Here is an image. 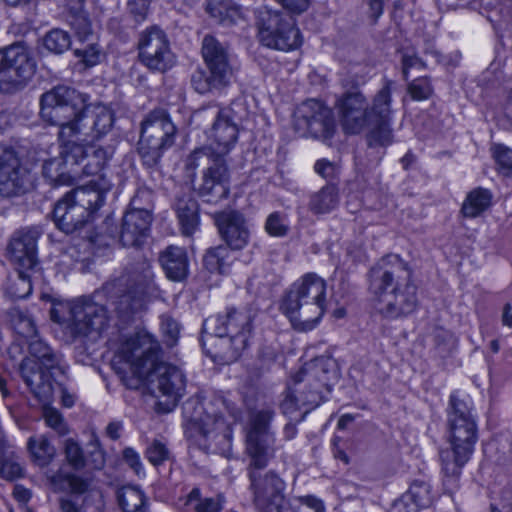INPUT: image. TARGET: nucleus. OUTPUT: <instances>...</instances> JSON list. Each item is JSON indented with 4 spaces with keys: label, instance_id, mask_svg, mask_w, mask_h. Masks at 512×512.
<instances>
[{
    "label": "nucleus",
    "instance_id": "nucleus-1",
    "mask_svg": "<svg viewBox=\"0 0 512 512\" xmlns=\"http://www.w3.org/2000/svg\"><path fill=\"white\" fill-rule=\"evenodd\" d=\"M160 353L159 344L148 334L136 333L122 342L112 366L128 389L146 384L152 395L165 397L164 409L169 412L183 396L186 381L178 367L160 359Z\"/></svg>",
    "mask_w": 512,
    "mask_h": 512
},
{
    "label": "nucleus",
    "instance_id": "nucleus-2",
    "mask_svg": "<svg viewBox=\"0 0 512 512\" xmlns=\"http://www.w3.org/2000/svg\"><path fill=\"white\" fill-rule=\"evenodd\" d=\"M369 291L378 302L379 312L397 319L413 313L418 306L417 286L408 263L397 254L382 257L368 273Z\"/></svg>",
    "mask_w": 512,
    "mask_h": 512
},
{
    "label": "nucleus",
    "instance_id": "nucleus-3",
    "mask_svg": "<svg viewBox=\"0 0 512 512\" xmlns=\"http://www.w3.org/2000/svg\"><path fill=\"white\" fill-rule=\"evenodd\" d=\"M472 405L457 392L451 393L446 409V425L450 448L439 452L443 485L452 492L457 487L461 470L471 458L478 440L476 417Z\"/></svg>",
    "mask_w": 512,
    "mask_h": 512
},
{
    "label": "nucleus",
    "instance_id": "nucleus-4",
    "mask_svg": "<svg viewBox=\"0 0 512 512\" xmlns=\"http://www.w3.org/2000/svg\"><path fill=\"white\" fill-rule=\"evenodd\" d=\"M325 296V281L314 273H308L285 293L280 311L289 318L295 330L311 331L325 312Z\"/></svg>",
    "mask_w": 512,
    "mask_h": 512
},
{
    "label": "nucleus",
    "instance_id": "nucleus-5",
    "mask_svg": "<svg viewBox=\"0 0 512 512\" xmlns=\"http://www.w3.org/2000/svg\"><path fill=\"white\" fill-rule=\"evenodd\" d=\"M105 289L121 292L114 302V311L123 324L130 322L146 308L149 297L156 292L150 262L140 260L131 264L124 275L107 284Z\"/></svg>",
    "mask_w": 512,
    "mask_h": 512
},
{
    "label": "nucleus",
    "instance_id": "nucleus-6",
    "mask_svg": "<svg viewBox=\"0 0 512 512\" xmlns=\"http://www.w3.org/2000/svg\"><path fill=\"white\" fill-rule=\"evenodd\" d=\"M201 54L205 67H198L192 73V88L204 95L221 92L229 87L235 77L229 46L208 34L202 40Z\"/></svg>",
    "mask_w": 512,
    "mask_h": 512
},
{
    "label": "nucleus",
    "instance_id": "nucleus-7",
    "mask_svg": "<svg viewBox=\"0 0 512 512\" xmlns=\"http://www.w3.org/2000/svg\"><path fill=\"white\" fill-rule=\"evenodd\" d=\"M89 96L76 89L58 85L42 94L40 98L41 119L59 127L58 140L71 142L75 136L62 134L64 129L75 128L85 119V110L90 109Z\"/></svg>",
    "mask_w": 512,
    "mask_h": 512
},
{
    "label": "nucleus",
    "instance_id": "nucleus-8",
    "mask_svg": "<svg viewBox=\"0 0 512 512\" xmlns=\"http://www.w3.org/2000/svg\"><path fill=\"white\" fill-rule=\"evenodd\" d=\"M202 169V176L194 190L206 203L217 204L230 193L231 173L227 158L213 156L210 148H196L185 160V169L193 179L195 170Z\"/></svg>",
    "mask_w": 512,
    "mask_h": 512
},
{
    "label": "nucleus",
    "instance_id": "nucleus-9",
    "mask_svg": "<svg viewBox=\"0 0 512 512\" xmlns=\"http://www.w3.org/2000/svg\"><path fill=\"white\" fill-rule=\"evenodd\" d=\"M177 128L166 110L155 109L141 122L137 151L143 165L161 176V158L175 143Z\"/></svg>",
    "mask_w": 512,
    "mask_h": 512
},
{
    "label": "nucleus",
    "instance_id": "nucleus-10",
    "mask_svg": "<svg viewBox=\"0 0 512 512\" xmlns=\"http://www.w3.org/2000/svg\"><path fill=\"white\" fill-rule=\"evenodd\" d=\"M105 202L102 190L88 186L75 188L59 199L52 211L56 227L72 234L90 225V220Z\"/></svg>",
    "mask_w": 512,
    "mask_h": 512
},
{
    "label": "nucleus",
    "instance_id": "nucleus-11",
    "mask_svg": "<svg viewBox=\"0 0 512 512\" xmlns=\"http://www.w3.org/2000/svg\"><path fill=\"white\" fill-rule=\"evenodd\" d=\"M53 322L62 326L72 338L100 334L107 328L109 315L106 307L87 297H81L66 305L54 306L50 311Z\"/></svg>",
    "mask_w": 512,
    "mask_h": 512
},
{
    "label": "nucleus",
    "instance_id": "nucleus-12",
    "mask_svg": "<svg viewBox=\"0 0 512 512\" xmlns=\"http://www.w3.org/2000/svg\"><path fill=\"white\" fill-rule=\"evenodd\" d=\"M186 437L200 447H229L232 430L222 414L209 411L198 399L190 398L183 404Z\"/></svg>",
    "mask_w": 512,
    "mask_h": 512
},
{
    "label": "nucleus",
    "instance_id": "nucleus-13",
    "mask_svg": "<svg viewBox=\"0 0 512 512\" xmlns=\"http://www.w3.org/2000/svg\"><path fill=\"white\" fill-rule=\"evenodd\" d=\"M261 43L281 51L297 49L302 44L301 33L292 16L263 7L256 12Z\"/></svg>",
    "mask_w": 512,
    "mask_h": 512
},
{
    "label": "nucleus",
    "instance_id": "nucleus-14",
    "mask_svg": "<svg viewBox=\"0 0 512 512\" xmlns=\"http://www.w3.org/2000/svg\"><path fill=\"white\" fill-rule=\"evenodd\" d=\"M36 63L23 42L0 50V93H14L33 77Z\"/></svg>",
    "mask_w": 512,
    "mask_h": 512
},
{
    "label": "nucleus",
    "instance_id": "nucleus-15",
    "mask_svg": "<svg viewBox=\"0 0 512 512\" xmlns=\"http://www.w3.org/2000/svg\"><path fill=\"white\" fill-rule=\"evenodd\" d=\"M240 106V103H232L225 108L212 105L197 112L201 119H214L209 133L212 143L201 148H210L213 156L227 158L238 139V124L241 117L237 114L236 108Z\"/></svg>",
    "mask_w": 512,
    "mask_h": 512
},
{
    "label": "nucleus",
    "instance_id": "nucleus-16",
    "mask_svg": "<svg viewBox=\"0 0 512 512\" xmlns=\"http://www.w3.org/2000/svg\"><path fill=\"white\" fill-rule=\"evenodd\" d=\"M247 467L250 481L249 490L253 495V503L259 512H281L285 499L286 483L274 471L263 472L268 464L255 466L249 459Z\"/></svg>",
    "mask_w": 512,
    "mask_h": 512
},
{
    "label": "nucleus",
    "instance_id": "nucleus-17",
    "mask_svg": "<svg viewBox=\"0 0 512 512\" xmlns=\"http://www.w3.org/2000/svg\"><path fill=\"white\" fill-rule=\"evenodd\" d=\"M138 59L152 72L165 73L176 64L167 34L153 25L139 34Z\"/></svg>",
    "mask_w": 512,
    "mask_h": 512
},
{
    "label": "nucleus",
    "instance_id": "nucleus-18",
    "mask_svg": "<svg viewBox=\"0 0 512 512\" xmlns=\"http://www.w3.org/2000/svg\"><path fill=\"white\" fill-rule=\"evenodd\" d=\"M294 128L302 137H312L327 141L336 129L333 111L322 102L309 99L295 111Z\"/></svg>",
    "mask_w": 512,
    "mask_h": 512
},
{
    "label": "nucleus",
    "instance_id": "nucleus-19",
    "mask_svg": "<svg viewBox=\"0 0 512 512\" xmlns=\"http://www.w3.org/2000/svg\"><path fill=\"white\" fill-rule=\"evenodd\" d=\"M275 412L265 407L251 414L250 427L246 435V452L255 466L268 464L275 455V437L270 423Z\"/></svg>",
    "mask_w": 512,
    "mask_h": 512
},
{
    "label": "nucleus",
    "instance_id": "nucleus-20",
    "mask_svg": "<svg viewBox=\"0 0 512 512\" xmlns=\"http://www.w3.org/2000/svg\"><path fill=\"white\" fill-rule=\"evenodd\" d=\"M60 152L56 157L44 160L42 176L52 186L71 185L79 178V169H76V157L81 155L80 148L72 142L59 141Z\"/></svg>",
    "mask_w": 512,
    "mask_h": 512
},
{
    "label": "nucleus",
    "instance_id": "nucleus-21",
    "mask_svg": "<svg viewBox=\"0 0 512 512\" xmlns=\"http://www.w3.org/2000/svg\"><path fill=\"white\" fill-rule=\"evenodd\" d=\"M391 93L388 85L384 86L374 97L371 107V118L367 122L371 126L366 139L369 148H385L393 142L390 127Z\"/></svg>",
    "mask_w": 512,
    "mask_h": 512
},
{
    "label": "nucleus",
    "instance_id": "nucleus-22",
    "mask_svg": "<svg viewBox=\"0 0 512 512\" xmlns=\"http://www.w3.org/2000/svg\"><path fill=\"white\" fill-rule=\"evenodd\" d=\"M29 189V177L21 166L17 152L0 144V196L5 198L25 194Z\"/></svg>",
    "mask_w": 512,
    "mask_h": 512
},
{
    "label": "nucleus",
    "instance_id": "nucleus-23",
    "mask_svg": "<svg viewBox=\"0 0 512 512\" xmlns=\"http://www.w3.org/2000/svg\"><path fill=\"white\" fill-rule=\"evenodd\" d=\"M42 230L38 226L20 228L12 234L7 250L11 262L20 269L37 270L38 240Z\"/></svg>",
    "mask_w": 512,
    "mask_h": 512
},
{
    "label": "nucleus",
    "instance_id": "nucleus-24",
    "mask_svg": "<svg viewBox=\"0 0 512 512\" xmlns=\"http://www.w3.org/2000/svg\"><path fill=\"white\" fill-rule=\"evenodd\" d=\"M336 108L345 133H359L370 120L371 108L365 96L359 91L344 93L337 100Z\"/></svg>",
    "mask_w": 512,
    "mask_h": 512
},
{
    "label": "nucleus",
    "instance_id": "nucleus-25",
    "mask_svg": "<svg viewBox=\"0 0 512 512\" xmlns=\"http://www.w3.org/2000/svg\"><path fill=\"white\" fill-rule=\"evenodd\" d=\"M214 223L221 239L231 250H242L250 240V229L245 216L233 209L215 212Z\"/></svg>",
    "mask_w": 512,
    "mask_h": 512
},
{
    "label": "nucleus",
    "instance_id": "nucleus-26",
    "mask_svg": "<svg viewBox=\"0 0 512 512\" xmlns=\"http://www.w3.org/2000/svg\"><path fill=\"white\" fill-rule=\"evenodd\" d=\"M19 371L30 392L43 404L49 403L52 399L53 381L59 382L65 377L59 373L51 375V372L32 358H24Z\"/></svg>",
    "mask_w": 512,
    "mask_h": 512
},
{
    "label": "nucleus",
    "instance_id": "nucleus-27",
    "mask_svg": "<svg viewBox=\"0 0 512 512\" xmlns=\"http://www.w3.org/2000/svg\"><path fill=\"white\" fill-rule=\"evenodd\" d=\"M252 330V317L248 311L227 308L225 312L207 318L203 323L205 334L242 335L249 338Z\"/></svg>",
    "mask_w": 512,
    "mask_h": 512
},
{
    "label": "nucleus",
    "instance_id": "nucleus-28",
    "mask_svg": "<svg viewBox=\"0 0 512 512\" xmlns=\"http://www.w3.org/2000/svg\"><path fill=\"white\" fill-rule=\"evenodd\" d=\"M113 122L112 111L104 106H97L93 110H85V119L75 128L64 129L62 134L64 137L74 135L76 140L82 142H93L108 133Z\"/></svg>",
    "mask_w": 512,
    "mask_h": 512
},
{
    "label": "nucleus",
    "instance_id": "nucleus-29",
    "mask_svg": "<svg viewBox=\"0 0 512 512\" xmlns=\"http://www.w3.org/2000/svg\"><path fill=\"white\" fill-rule=\"evenodd\" d=\"M248 339L242 335L206 334L201 337V343L207 355L228 364L239 359L248 346Z\"/></svg>",
    "mask_w": 512,
    "mask_h": 512
},
{
    "label": "nucleus",
    "instance_id": "nucleus-30",
    "mask_svg": "<svg viewBox=\"0 0 512 512\" xmlns=\"http://www.w3.org/2000/svg\"><path fill=\"white\" fill-rule=\"evenodd\" d=\"M153 221L150 212H125L122 217L119 241L123 247L139 248L150 236Z\"/></svg>",
    "mask_w": 512,
    "mask_h": 512
},
{
    "label": "nucleus",
    "instance_id": "nucleus-31",
    "mask_svg": "<svg viewBox=\"0 0 512 512\" xmlns=\"http://www.w3.org/2000/svg\"><path fill=\"white\" fill-rule=\"evenodd\" d=\"M71 142L82 151L81 155L76 157L75 165L76 169H79V177L98 175L114 154V148L111 146L96 147L90 145L91 142L76 139H72Z\"/></svg>",
    "mask_w": 512,
    "mask_h": 512
},
{
    "label": "nucleus",
    "instance_id": "nucleus-32",
    "mask_svg": "<svg viewBox=\"0 0 512 512\" xmlns=\"http://www.w3.org/2000/svg\"><path fill=\"white\" fill-rule=\"evenodd\" d=\"M174 211L183 236H192L199 228V204L190 193H179L173 204Z\"/></svg>",
    "mask_w": 512,
    "mask_h": 512
},
{
    "label": "nucleus",
    "instance_id": "nucleus-33",
    "mask_svg": "<svg viewBox=\"0 0 512 512\" xmlns=\"http://www.w3.org/2000/svg\"><path fill=\"white\" fill-rule=\"evenodd\" d=\"M159 263L169 280L181 282L189 274V258L183 247L169 245L159 253Z\"/></svg>",
    "mask_w": 512,
    "mask_h": 512
},
{
    "label": "nucleus",
    "instance_id": "nucleus-34",
    "mask_svg": "<svg viewBox=\"0 0 512 512\" xmlns=\"http://www.w3.org/2000/svg\"><path fill=\"white\" fill-rule=\"evenodd\" d=\"M432 503L430 486L420 480H415L400 498L395 500L389 512H419Z\"/></svg>",
    "mask_w": 512,
    "mask_h": 512
},
{
    "label": "nucleus",
    "instance_id": "nucleus-35",
    "mask_svg": "<svg viewBox=\"0 0 512 512\" xmlns=\"http://www.w3.org/2000/svg\"><path fill=\"white\" fill-rule=\"evenodd\" d=\"M335 375V362L332 358L320 356L307 363L296 376V382L302 380L314 381L318 387L330 390L329 382Z\"/></svg>",
    "mask_w": 512,
    "mask_h": 512
},
{
    "label": "nucleus",
    "instance_id": "nucleus-36",
    "mask_svg": "<svg viewBox=\"0 0 512 512\" xmlns=\"http://www.w3.org/2000/svg\"><path fill=\"white\" fill-rule=\"evenodd\" d=\"M30 358L35 359L39 364L43 365L51 375L59 373L65 375L68 365L65 363L63 356L54 351L50 346L40 339L32 338L29 341Z\"/></svg>",
    "mask_w": 512,
    "mask_h": 512
},
{
    "label": "nucleus",
    "instance_id": "nucleus-37",
    "mask_svg": "<svg viewBox=\"0 0 512 512\" xmlns=\"http://www.w3.org/2000/svg\"><path fill=\"white\" fill-rule=\"evenodd\" d=\"M339 191L334 184H327L309 197L308 209L314 215L327 214L339 204Z\"/></svg>",
    "mask_w": 512,
    "mask_h": 512
},
{
    "label": "nucleus",
    "instance_id": "nucleus-38",
    "mask_svg": "<svg viewBox=\"0 0 512 512\" xmlns=\"http://www.w3.org/2000/svg\"><path fill=\"white\" fill-rule=\"evenodd\" d=\"M493 195L490 190L477 187L470 191L461 207V213L466 218H476L484 213L492 204Z\"/></svg>",
    "mask_w": 512,
    "mask_h": 512
},
{
    "label": "nucleus",
    "instance_id": "nucleus-39",
    "mask_svg": "<svg viewBox=\"0 0 512 512\" xmlns=\"http://www.w3.org/2000/svg\"><path fill=\"white\" fill-rule=\"evenodd\" d=\"M117 499L124 512H146L147 498L137 486H123L117 492Z\"/></svg>",
    "mask_w": 512,
    "mask_h": 512
},
{
    "label": "nucleus",
    "instance_id": "nucleus-40",
    "mask_svg": "<svg viewBox=\"0 0 512 512\" xmlns=\"http://www.w3.org/2000/svg\"><path fill=\"white\" fill-rule=\"evenodd\" d=\"M27 449L33 462L40 467L49 465L56 454L54 446L45 436L30 437L27 442Z\"/></svg>",
    "mask_w": 512,
    "mask_h": 512
},
{
    "label": "nucleus",
    "instance_id": "nucleus-41",
    "mask_svg": "<svg viewBox=\"0 0 512 512\" xmlns=\"http://www.w3.org/2000/svg\"><path fill=\"white\" fill-rule=\"evenodd\" d=\"M230 250L225 245L209 248L203 257L204 267L211 273L224 274L230 265Z\"/></svg>",
    "mask_w": 512,
    "mask_h": 512
},
{
    "label": "nucleus",
    "instance_id": "nucleus-42",
    "mask_svg": "<svg viewBox=\"0 0 512 512\" xmlns=\"http://www.w3.org/2000/svg\"><path fill=\"white\" fill-rule=\"evenodd\" d=\"M17 269V278L10 281L6 294L13 300L24 299L32 293V274L36 270Z\"/></svg>",
    "mask_w": 512,
    "mask_h": 512
},
{
    "label": "nucleus",
    "instance_id": "nucleus-43",
    "mask_svg": "<svg viewBox=\"0 0 512 512\" xmlns=\"http://www.w3.org/2000/svg\"><path fill=\"white\" fill-rule=\"evenodd\" d=\"M67 21L80 41L92 35V23L84 8L67 11Z\"/></svg>",
    "mask_w": 512,
    "mask_h": 512
},
{
    "label": "nucleus",
    "instance_id": "nucleus-44",
    "mask_svg": "<svg viewBox=\"0 0 512 512\" xmlns=\"http://www.w3.org/2000/svg\"><path fill=\"white\" fill-rule=\"evenodd\" d=\"M0 476L13 481L23 476V467L19 457L11 450H3L0 454Z\"/></svg>",
    "mask_w": 512,
    "mask_h": 512
},
{
    "label": "nucleus",
    "instance_id": "nucleus-45",
    "mask_svg": "<svg viewBox=\"0 0 512 512\" xmlns=\"http://www.w3.org/2000/svg\"><path fill=\"white\" fill-rule=\"evenodd\" d=\"M44 47L51 53L62 54L71 46V37L62 29H52L43 39Z\"/></svg>",
    "mask_w": 512,
    "mask_h": 512
},
{
    "label": "nucleus",
    "instance_id": "nucleus-46",
    "mask_svg": "<svg viewBox=\"0 0 512 512\" xmlns=\"http://www.w3.org/2000/svg\"><path fill=\"white\" fill-rule=\"evenodd\" d=\"M266 232L273 237H285L290 230L287 214L275 211L268 215L265 222Z\"/></svg>",
    "mask_w": 512,
    "mask_h": 512
},
{
    "label": "nucleus",
    "instance_id": "nucleus-47",
    "mask_svg": "<svg viewBox=\"0 0 512 512\" xmlns=\"http://www.w3.org/2000/svg\"><path fill=\"white\" fill-rule=\"evenodd\" d=\"M211 17L220 23L234 22L235 16L238 15L236 8L228 7L227 3L222 0H210L206 7Z\"/></svg>",
    "mask_w": 512,
    "mask_h": 512
},
{
    "label": "nucleus",
    "instance_id": "nucleus-48",
    "mask_svg": "<svg viewBox=\"0 0 512 512\" xmlns=\"http://www.w3.org/2000/svg\"><path fill=\"white\" fill-rule=\"evenodd\" d=\"M153 192L148 188H139L130 200L126 212H150L152 213Z\"/></svg>",
    "mask_w": 512,
    "mask_h": 512
},
{
    "label": "nucleus",
    "instance_id": "nucleus-49",
    "mask_svg": "<svg viewBox=\"0 0 512 512\" xmlns=\"http://www.w3.org/2000/svg\"><path fill=\"white\" fill-rule=\"evenodd\" d=\"M64 453L68 464L74 470H81L85 467L86 460L81 446L73 439H67L64 443Z\"/></svg>",
    "mask_w": 512,
    "mask_h": 512
},
{
    "label": "nucleus",
    "instance_id": "nucleus-50",
    "mask_svg": "<svg viewBox=\"0 0 512 512\" xmlns=\"http://www.w3.org/2000/svg\"><path fill=\"white\" fill-rule=\"evenodd\" d=\"M145 457L154 466H159L165 461L170 460L171 453L166 444L160 440L154 439L145 450Z\"/></svg>",
    "mask_w": 512,
    "mask_h": 512
},
{
    "label": "nucleus",
    "instance_id": "nucleus-51",
    "mask_svg": "<svg viewBox=\"0 0 512 512\" xmlns=\"http://www.w3.org/2000/svg\"><path fill=\"white\" fill-rule=\"evenodd\" d=\"M492 153L499 171L505 176H512V150L503 144H495Z\"/></svg>",
    "mask_w": 512,
    "mask_h": 512
},
{
    "label": "nucleus",
    "instance_id": "nucleus-52",
    "mask_svg": "<svg viewBox=\"0 0 512 512\" xmlns=\"http://www.w3.org/2000/svg\"><path fill=\"white\" fill-rule=\"evenodd\" d=\"M43 417L48 427L52 428L59 436L68 434L69 428L63 415L55 408L45 406Z\"/></svg>",
    "mask_w": 512,
    "mask_h": 512
},
{
    "label": "nucleus",
    "instance_id": "nucleus-53",
    "mask_svg": "<svg viewBox=\"0 0 512 512\" xmlns=\"http://www.w3.org/2000/svg\"><path fill=\"white\" fill-rule=\"evenodd\" d=\"M277 352L272 346H262L257 355L255 361V369L258 372V376L271 370L273 365L276 363Z\"/></svg>",
    "mask_w": 512,
    "mask_h": 512
},
{
    "label": "nucleus",
    "instance_id": "nucleus-54",
    "mask_svg": "<svg viewBox=\"0 0 512 512\" xmlns=\"http://www.w3.org/2000/svg\"><path fill=\"white\" fill-rule=\"evenodd\" d=\"M408 92L413 100L421 101L432 95L433 88L428 77H419L408 85Z\"/></svg>",
    "mask_w": 512,
    "mask_h": 512
},
{
    "label": "nucleus",
    "instance_id": "nucleus-55",
    "mask_svg": "<svg viewBox=\"0 0 512 512\" xmlns=\"http://www.w3.org/2000/svg\"><path fill=\"white\" fill-rule=\"evenodd\" d=\"M307 382L306 389L301 392L300 402L303 406H307L309 410L319 406L323 401L322 389L324 387H318V383L314 381Z\"/></svg>",
    "mask_w": 512,
    "mask_h": 512
},
{
    "label": "nucleus",
    "instance_id": "nucleus-56",
    "mask_svg": "<svg viewBox=\"0 0 512 512\" xmlns=\"http://www.w3.org/2000/svg\"><path fill=\"white\" fill-rule=\"evenodd\" d=\"M59 480H64L65 482H67L71 491L77 494L85 493L90 486V479L83 478L76 474L63 475L61 473H57L56 475L51 477L52 483H56Z\"/></svg>",
    "mask_w": 512,
    "mask_h": 512
},
{
    "label": "nucleus",
    "instance_id": "nucleus-57",
    "mask_svg": "<svg viewBox=\"0 0 512 512\" xmlns=\"http://www.w3.org/2000/svg\"><path fill=\"white\" fill-rule=\"evenodd\" d=\"M161 330L165 336L166 345L169 347L174 346L177 343L179 335L178 323L168 316L161 318Z\"/></svg>",
    "mask_w": 512,
    "mask_h": 512
},
{
    "label": "nucleus",
    "instance_id": "nucleus-58",
    "mask_svg": "<svg viewBox=\"0 0 512 512\" xmlns=\"http://www.w3.org/2000/svg\"><path fill=\"white\" fill-rule=\"evenodd\" d=\"M106 226L105 233L95 232L94 234H89L86 237L88 240L95 245H109L107 239H114L115 237V228H113L112 219L107 217L103 223Z\"/></svg>",
    "mask_w": 512,
    "mask_h": 512
},
{
    "label": "nucleus",
    "instance_id": "nucleus-59",
    "mask_svg": "<svg viewBox=\"0 0 512 512\" xmlns=\"http://www.w3.org/2000/svg\"><path fill=\"white\" fill-rule=\"evenodd\" d=\"M74 54L81 58L83 63L88 67L96 65L100 58V51L95 44H90L83 49H75Z\"/></svg>",
    "mask_w": 512,
    "mask_h": 512
},
{
    "label": "nucleus",
    "instance_id": "nucleus-60",
    "mask_svg": "<svg viewBox=\"0 0 512 512\" xmlns=\"http://www.w3.org/2000/svg\"><path fill=\"white\" fill-rule=\"evenodd\" d=\"M224 497L218 495L215 498H205L195 507L196 512H220L223 508Z\"/></svg>",
    "mask_w": 512,
    "mask_h": 512
},
{
    "label": "nucleus",
    "instance_id": "nucleus-61",
    "mask_svg": "<svg viewBox=\"0 0 512 512\" xmlns=\"http://www.w3.org/2000/svg\"><path fill=\"white\" fill-rule=\"evenodd\" d=\"M125 463L137 474L143 473V466L139 454L131 447H126L122 452Z\"/></svg>",
    "mask_w": 512,
    "mask_h": 512
},
{
    "label": "nucleus",
    "instance_id": "nucleus-62",
    "mask_svg": "<svg viewBox=\"0 0 512 512\" xmlns=\"http://www.w3.org/2000/svg\"><path fill=\"white\" fill-rule=\"evenodd\" d=\"M150 0H128L127 6L130 14L137 22L145 19Z\"/></svg>",
    "mask_w": 512,
    "mask_h": 512
},
{
    "label": "nucleus",
    "instance_id": "nucleus-63",
    "mask_svg": "<svg viewBox=\"0 0 512 512\" xmlns=\"http://www.w3.org/2000/svg\"><path fill=\"white\" fill-rule=\"evenodd\" d=\"M315 172L321 177L332 180L336 177L337 166L326 159L318 160L314 165Z\"/></svg>",
    "mask_w": 512,
    "mask_h": 512
},
{
    "label": "nucleus",
    "instance_id": "nucleus-64",
    "mask_svg": "<svg viewBox=\"0 0 512 512\" xmlns=\"http://www.w3.org/2000/svg\"><path fill=\"white\" fill-rule=\"evenodd\" d=\"M14 330L17 334L26 339H32L37 336V329L31 315L25 318L22 322H19Z\"/></svg>",
    "mask_w": 512,
    "mask_h": 512
}]
</instances>
